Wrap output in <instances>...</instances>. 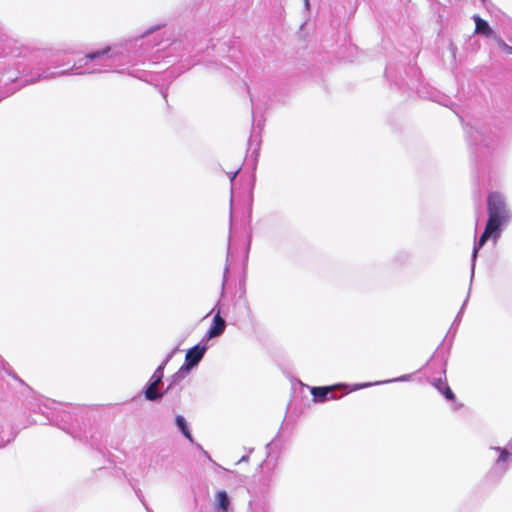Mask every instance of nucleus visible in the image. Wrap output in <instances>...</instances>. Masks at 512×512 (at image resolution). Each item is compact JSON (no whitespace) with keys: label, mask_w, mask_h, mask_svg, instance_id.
<instances>
[{"label":"nucleus","mask_w":512,"mask_h":512,"mask_svg":"<svg viewBox=\"0 0 512 512\" xmlns=\"http://www.w3.org/2000/svg\"><path fill=\"white\" fill-rule=\"evenodd\" d=\"M488 220L482 235L480 236L478 247L474 248L473 256L476 257L478 249L482 247L489 238L496 241L500 234L501 226L508 222L510 213L507 209L503 196L498 192H492L487 197Z\"/></svg>","instance_id":"1"},{"label":"nucleus","mask_w":512,"mask_h":512,"mask_svg":"<svg viewBox=\"0 0 512 512\" xmlns=\"http://www.w3.org/2000/svg\"><path fill=\"white\" fill-rule=\"evenodd\" d=\"M205 352V346L195 345L194 347L190 348L185 355L186 366L191 368L197 365L203 358Z\"/></svg>","instance_id":"2"},{"label":"nucleus","mask_w":512,"mask_h":512,"mask_svg":"<svg viewBox=\"0 0 512 512\" xmlns=\"http://www.w3.org/2000/svg\"><path fill=\"white\" fill-rule=\"evenodd\" d=\"M226 328V321L225 319L220 315V311H218L214 318H213V324L210 327V329L207 332V336L209 339L215 338L220 336Z\"/></svg>","instance_id":"3"},{"label":"nucleus","mask_w":512,"mask_h":512,"mask_svg":"<svg viewBox=\"0 0 512 512\" xmlns=\"http://www.w3.org/2000/svg\"><path fill=\"white\" fill-rule=\"evenodd\" d=\"M339 387H340V385L313 387L311 389V394H312L315 402H324L328 399H333L334 397L333 396L328 397V394Z\"/></svg>","instance_id":"4"},{"label":"nucleus","mask_w":512,"mask_h":512,"mask_svg":"<svg viewBox=\"0 0 512 512\" xmlns=\"http://www.w3.org/2000/svg\"><path fill=\"white\" fill-rule=\"evenodd\" d=\"M475 20V32L477 34H484L486 36H492L493 30L490 28L488 23L481 19L479 16H474Z\"/></svg>","instance_id":"5"},{"label":"nucleus","mask_w":512,"mask_h":512,"mask_svg":"<svg viewBox=\"0 0 512 512\" xmlns=\"http://www.w3.org/2000/svg\"><path fill=\"white\" fill-rule=\"evenodd\" d=\"M159 384L160 383L151 380V383L149 384V386L145 390V397H146V399H148L150 401H154V400L160 399L162 397V394L158 393V391H157Z\"/></svg>","instance_id":"6"},{"label":"nucleus","mask_w":512,"mask_h":512,"mask_svg":"<svg viewBox=\"0 0 512 512\" xmlns=\"http://www.w3.org/2000/svg\"><path fill=\"white\" fill-rule=\"evenodd\" d=\"M217 506L222 512H227L230 506V499L226 491H218L216 494Z\"/></svg>","instance_id":"7"},{"label":"nucleus","mask_w":512,"mask_h":512,"mask_svg":"<svg viewBox=\"0 0 512 512\" xmlns=\"http://www.w3.org/2000/svg\"><path fill=\"white\" fill-rule=\"evenodd\" d=\"M176 425L178 426V428L180 429V431L182 432V434L188 439L190 440L191 442L193 441V438H192V435H191V432L187 426V423H186V420L184 419L183 416L181 415H178L176 417Z\"/></svg>","instance_id":"8"},{"label":"nucleus","mask_w":512,"mask_h":512,"mask_svg":"<svg viewBox=\"0 0 512 512\" xmlns=\"http://www.w3.org/2000/svg\"><path fill=\"white\" fill-rule=\"evenodd\" d=\"M435 386L437 387V389L443 393V395L448 399V400H454L455 399V395L454 393L452 392V390L450 389V387L444 383L442 380H438L435 384Z\"/></svg>","instance_id":"9"},{"label":"nucleus","mask_w":512,"mask_h":512,"mask_svg":"<svg viewBox=\"0 0 512 512\" xmlns=\"http://www.w3.org/2000/svg\"><path fill=\"white\" fill-rule=\"evenodd\" d=\"M110 51V47H106L100 51H96V52H92V53H89L85 56L86 59L88 60H94L96 58H100L106 54H108Z\"/></svg>","instance_id":"10"},{"label":"nucleus","mask_w":512,"mask_h":512,"mask_svg":"<svg viewBox=\"0 0 512 512\" xmlns=\"http://www.w3.org/2000/svg\"><path fill=\"white\" fill-rule=\"evenodd\" d=\"M163 369L164 365H160L154 372V374L151 377V380L156 381L158 383L162 382L163 379Z\"/></svg>","instance_id":"11"},{"label":"nucleus","mask_w":512,"mask_h":512,"mask_svg":"<svg viewBox=\"0 0 512 512\" xmlns=\"http://www.w3.org/2000/svg\"><path fill=\"white\" fill-rule=\"evenodd\" d=\"M499 452L498 462H504L509 458V452L504 448H495Z\"/></svg>","instance_id":"12"},{"label":"nucleus","mask_w":512,"mask_h":512,"mask_svg":"<svg viewBox=\"0 0 512 512\" xmlns=\"http://www.w3.org/2000/svg\"><path fill=\"white\" fill-rule=\"evenodd\" d=\"M497 44L504 52L512 55V47L506 44L502 39L498 38Z\"/></svg>","instance_id":"13"},{"label":"nucleus","mask_w":512,"mask_h":512,"mask_svg":"<svg viewBox=\"0 0 512 512\" xmlns=\"http://www.w3.org/2000/svg\"><path fill=\"white\" fill-rule=\"evenodd\" d=\"M305 3H306V6H308V5H309V2H308V0H305Z\"/></svg>","instance_id":"14"}]
</instances>
